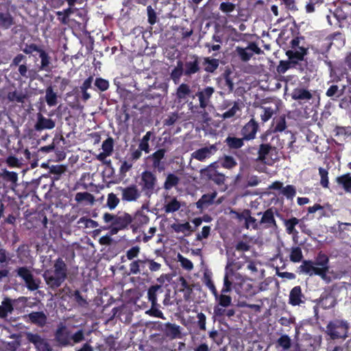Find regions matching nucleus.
Returning a JSON list of instances; mask_svg holds the SVG:
<instances>
[{
    "instance_id": "1",
    "label": "nucleus",
    "mask_w": 351,
    "mask_h": 351,
    "mask_svg": "<svg viewBox=\"0 0 351 351\" xmlns=\"http://www.w3.org/2000/svg\"><path fill=\"white\" fill-rule=\"evenodd\" d=\"M329 258L328 256L319 252L315 260V262L310 260H304L298 267L300 273L312 276L316 275L322 280L329 279L327 274L329 271Z\"/></svg>"
},
{
    "instance_id": "2",
    "label": "nucleus",
    "mask_w": 351,
    "mask_h": 351,
    "mask_svg": "<svg viewBox=\"0 0 351 351\" xmlns=\"http://www.w3.org/2000/svg\"><path fill=\"white\" fill-rule=\"evenodd\" d=\"M66 277L67 267L60 258L55 261L53 269H47L43 274V278L47 285L53 289L59 287Z\"/></svg>"
},
{
    "instance_id": "3",
    "label": "nucleus",
    "mask_w": 351,
    "mask_h": 351,
    "mask_svg": "<svg viewBox=\"0 0 351 351\" xmlns=\"http://www.w3.org/2000/svg\"><path fill=\"white\" fill-rule=\"evenodd\" d=\"M103 219L105 223H110L108 228L111 234H116L120 230L128 228L133 221L132 215L125 212H119L117 215L106 213Z\"/></svg>"
},
{
    "instance_id": "4",
    "label": "nucleus",
    "mask_w": 351,
    "mask_h": 351,
    "mask_svg": "<svg viewBox=\"0 0 351 351\" xmlns=\"http://www.w3.org/2000/svg\"><path fill=\"white\" fill-rule=\"evenodd\" d=\"M151 272L158 271L161 269V264L156 262L154 259H151L147 257L143 258H138L132 261L129 265L130 274L137 275V274H147L148 269Z\"/></svg>"
},
{
    "instance_id": "5",
    "label": "nucleus",
    "mask_w": 351,
    "mask_h": 351,
    "mask_svg": "<svg viewBox=\"0 0 351 351\" xmlns=\"http://www.w3.org/2000/svg\"><path fill=\"white\" fill-rule=\"evenodd\" d=\"M349 328V323L346 320L335 319L328 322L326 332L332 340L345 339L348 336Z\"/></svg>"
},
{
    "instance_id": "6",
    "label": "nucleus",
    "mask_w": 351,
    "mask_h": 351,
    "mask_svg": "<svg viewBox=\"0 0 351 351\" xmlns=\"http://www.w3.org/2000/svg\"><path fill=\"white\" fill-rule=\"evenodd\" d=\"M304 38L303 36H296L290 41L291 49L286 51V56L289 59H294L298 62L303 61L304 57L308 53V47L304 45Z\"/></svg>"
},
{
    "instance_id": "7",
    "label": "nucleus",
    "mask_w": 351,
    "mask_h": 351,
    "mask_svg": "<svg viewBox=\"0 0 351 351\" xmlns=\"http://www.w3.org/2000/svg\"><path fill=\"white\" fill-rule=\"evenodd\" d=\"M23 46L22 51L25 54L32 55L35 57L34 53L36 52L38 53L40 58V65L38 67L39 71H48L49 70L51 58L49 53L44 49L43 46L37 45L35 43H25Z\"/></svg>"
},
{
    "instance_id": "8",
    "label": "nucleus",
    "mask_w": 351,
    "mask_h": 351,
    "mask_svg": "<svg viewBox=\"0 0 351 351\" xmlns=\"http://www.w3.org/2000/svg\"><path fill=\"white\" fill-rule=\"evenodd\" d=\"M214 93L215 88L212 86L199 88L195 95H192L193 99L197 97L199 104H194L192 101H187L189 109L193 112H197L199 109L205 110L210 102V99Z\"/></svg>"
},
{
    "instance_id": "9",
    "label": "nucleus",
    "mask_w": 351,
    "mask_h": 351,
    "mask_svg": "<svg viewBox=\"0 0 351 351\" xmlns=\"http://www.w3.org/2000/svg\"><path fill=\"white\" fill-rule=\"evenodd\" d=\"M157 177L152 171L145 170L141 173L138 184L145 196L150 197L157 191Z\"/></svg>"
},
{
    "instance_id": "10",
    "label": "nucleus",
    "mask_w": 351,
    "mask_h": 351,
    "mask_svg": "<svg viewBox=\"0 0 351 351\" xmlns=\"http://www.w3.org/2000/svg\"><path fill=\"white\" fill-rule=\"evenodd\" d=\"M168 86L166 84H154L142 93V97L148 101H153L155 104H160L165 95L167 93Z\"/></svg>"
},
{
    "instance_id": "11",
    "label": "nucleus",
    "mask_w": 351,
    "mask_h": 351,
    "mask_svg": "<svg viewBox=\"0 0 351 351\" xmlns=\"http://www.w3.org/2000/svg\"><path fill=\"white\" fill-rule=\"evenodd\" d=\"M199 177L201 180L206 182H212L219 186L225 184L226 180L225 174L206 167L200 169Z\"/></svg>"
},
{
    "instance_id": "12",
    "label": "nucleus",
    "mask_w": 351,
    "mask_h": 351,
    "mask_svg": "<svg viewBox=\"0 0 351 351\" xmlns=\"http://www.w3.org/2000/svg\"><path fill=\"white\" fill-rule=\"evenodd\" d=\"M201 60V57L196 54L187 56L182 66L184 70V76L191 77L193 75L199 73L202 69Z\"/></svg>"
},
{
    "instance_id": "13",
    "label": "nucleus",
    "mask_w": 351,
    "mask_h": 351,
    "mask_svg": "<svg viewBox=\"0 0 351 351\" xmlns=\"http://www.w3.org/2000/svg\"><path fill=\"white\" fill-rule=\"evenodd\" d=\"M71 334L70 329L64 323L60 322L54 332V339L58 345L61 347L72 346Z\"/></svg>"
},
{
    "instance_id": "14",
    "label": "nucleus",
    "mask_w": 351,
    "mask_h": 351,
    "mask_svg": "<svg viewBox=\"0 0 351 351\" xmlns=\"http://www.w3.org/2000/svg\"><path fill=\"white\" fill-rule=\"evenodd\" d=\"M117 189L121 193V200L126 202H134L141 197L142 191L135 184L127 186H118Z\"/></svg>"
},
{
    "instance_id": "15",
    "label": "nucleus",
    "mask_w": 351,
    "mask_h": 351,
    "mask_svg": "<svg viewBox=\"0 0 351 351\" xmlns=\"http://www.w3.org/2000/svg\"><path fill=\"white\" fill-rule=\"evenodd\" d=\"M167 150L164 148L156 150L153 154L147 156V159L152 162V167L154 170L159 173L165 169V154Z\"/></svg>"
},
{
    "instance_id": "16",
    "label": "nucleus",
    "mask_w": 351,
    "mask_h": 351,
    "mask_svg": "<svg viewBox=\"0 0 351 351\" xmlns=\"http://www.w3.org/2000/svg\"><path fill=\"white\" fill-rule=\"evenodd\" d=\"M16 271L18 276L24 280L28 290L36 291L39 288L40 281L34 278L33 274L27 267H19Z\"/></svg>"
},
{
    "instance_id": "17",
    "label": "nucleus",
    "mask_w": 351,
    "mask_h": 351,
    "mask_svg": "<svg viewBox=\"0 0 351 351\" xmlns=\"http://www.w3.org/2000/svg\"><path fill=\"white\" fill-rule=\"evenodd\" d=\"M26 339L34 346L37 351H52V348L47 339L43 338L38 334L28 332L26 334Z\"/></svg>"
},
{
    "instance_id": "18",
    "label": "nucleus",
    "mask_w": 351,
    "mask_h": 351,
    "mask_svg": "<svg viewBox=\"0 0 351 351\" xmlns=\"http://www.w3.org/2000/svg\"><path fill=\"white\" fill-rule=\"evenodd\" d=\"M259 125L254 119H251L241 130L242 137L245 141H252L256 138Z\"/></svg>"
},
{
    "instance_id": "19",
    "label": "nucleus",
    "mask_w": 351,
    "mask_h": 351,
    "mask_svg": "<svg viewBox=\"0 0 351 351\" xmlns=\"http://www.w3.org/2000/svg\"><path fill=\"white\" fill-rule=\"evenodd\" d=\"M306 302V297L300 285L293 287L289 295V304L293 306H300Z\"/></svg>"
},
{
    "instance_id": "20",
    "label": "nucleus",
    "mask_w": 351,
    "mask_h": 351,
    "mask_svg": "<svg viewBox=\"0 0 351 351\" xmlns=\"http://www.w3.org/2000/svg\"><path fill=\"white\" fill-rule=\"evenodd\" d=\"M217 151L216 145H211L210 146L202 147L193 152L191 154L192 157L199 161H204L206 159L209 158Z\"/></svg>"
},
{
    "instance_id": "21",
    "label": "nucleus",
    "mask_w": 351,
    "mask_h": 351,
    "mask_svg": "<svg viewBox=\"0 0 351 351\" xmlns=\"http://www.w3.org/2000/svg\"><path fill=\"white\" fill-rule=\"evenodd\" d=\"M262 214V217L259 221L261 226L265 228H276L277 223L274 217V212L273 208L267 209L263 213H258V215Z\"/></svg>"
},
{
    "instance_id": "22",
    "label": "nucleus",
    "mask_w": 351,
    "mask_h": 351,
    "mask_svg": "<svg viewBox=\"0 0 351 351\" xmlns=\"http://www.w3.org/2000/svg\"><path fill=\"white\" fill-rule=\"evenodd\" d=\"M60 141H64V138L62 136H60V137L59 138L55 137L53 139V142L50 145L40 147L38 149V152L43 153V154H47V153H50L52 152H57L58 158L59 160L64 159L65 158L64 152L62 151H60L58 149V148L56 147V144L59 143V142Z\"/></svg>"
},
{
    "instance_id": "23",
    "label": "nucleus",
    "mask_w": 351,
    "mask_h": 351,
    "mask_svg": "<svg viewBox=\"0 0 351 351\" xmlns=\"http://www.w3.org/2000/svg\"><path fill=\"white\" fill-rule=\"evenodd\" d=\"M56 126V123L51 119L44 117L40 112L37 114V121L34 125V130L40 132L44 130H51Z\"/></svg>"
},
{
    "instance_id": "24",
    "label": "nucleus",
    "mask_w": 351,
    "mask_h": 351,
    "mask_svg": "<svg viewBox=\"0 0 351 351\" xmlns=\"http://www.w3.org/2000/svg\"><path fill=\"white\" fill-rule=\"evenodd\" d=\"M323 309H330L337 304L336 298L330 293H323L315 301Z\"/></svg>"
},
{
    "instance_id": "25",
    "label": "nucleus",
    "mask_w": 351,
    "mask_h": 351,
    "mask_svg": "<svg viewBox=\"0 0 351 351\" xmlns=\"http://www.w3.org/2000/svg\"><path fill=\"white\" fill-rule=\"evenodd\" d=\"M0 179L10 189H14L17 185L18 174L16 172L4 169L0 173Z\"/></svg>"
},
{
    "instance_id": "26",
    "label": "nucleus",
    "mask_w": 351,
    "mask_h": 351,
    "mask_svg": "<svg viewBox=\"0 0 351 351\" xmlns=\"http://www.w3.org/2000/svg\"><path fill=\"white\" fill-rule=\"evenodd\" d=\"M29 321L38 327L43 328L47 324V315L43 311H34L27 315Z\"/></svg>"
},
{
    "instance_id": "27",
    "label": "nucleus",
    "mask_w": 351,
    "mask_h": 351,
    "mask_svg": "<svg viewBox=\"0 0 351 351\" xmlns=\"http://www.w3.org/2000/svg\"><path fill=\"white\" fill-rule=\"evenodd\" d=\"M163 334L171 339H176L180 337V327L175 324L166 323L161 327Z\"/></svg>"
},
{
    "instance_id": "28",
    "label": "nucleus",
    "mask_w": 351,
    "mask_h": 351,
    "mask_svg": "<svg viewBox=\"0 0 351 351\" xmlns=\"http://www.w3.org/2000/svg\"><path fill=\"white\" fill-rule=\"evenodd\" d=\"M201 63L204 66V70L209 73H214L219 66V60L211 57L201 58Z\"/></svg>"
},
{
    "instance_id": "29",
    "label": "nucleus",
    "mask_w": 351,
    "mask_h": 351,
    "mask_svg": "<svg viewBox=\"0 0 351 351\" xmlns=\"http://www.w3.org/2000/svg\"><path fill=\"white\" fill-rule=\"evenodd\" d=\"M217 195V191H214L210 193H206L202 195L199 200L196 202L197 208L202 210L214 203L215 199Z\"/></svg>"
},
{
    "instance_id": "30",
    "label": "nucleus",
    "mask_w": 351,
    "mask_h": 351,
    "mask_svg": "<svg viewBox=\"0 0 351 351\" xmlns=\"http://www.w3.org/2000/svg\"><path fill=\"white\" fill-rule=\"evenodd\" d=\"M291 98L296 101H308L312 99V93L304 88H295L291 94Z\"/></svg>"
},
{
    "instance_id": "31",
    "label": "nucleus",
    "mask_w": 351,
    "mask_h": 351,
    "mask_svg": "<svg viewBox=\"0 0 351 351\" xmlns=\"http://www.w3.org/2000/svg\"><path fill=\"white\" fill-rule=\"evenodd\" d=\"M66 171V167L63 165H55L49 167V173L53 182L58 181Z\"/></svg>"
},
{
    "instance_id": "32",
    "label": "nucleus",
    "mask_w": 351,
    "mask_h": 351,
    "mask_svg": "<svg viewBox=\"0 0 351 351\" xmlns=\"http://www.w3.org/2000/svg\"><path fill=\"white\" fill-rule=\"evenodd\" d=\"M191 90L189 84L182 83L181 84L176 90V98L179 101H186L189 97H192Z\"/></svg>"
},
{
    "instance_id": "33",
    "label": "nucleus",
    "mask_w": 351,
    "mask_h": 351,
    "mask_svg": "<svg viewBox=\"0 0 351 351\" xmlns=\"http://www.w3.org/2000/svg\"><path fill=\"white\" fill-rule=\"evenodd\" d=\"M13 311V300L9 298H5L0 305V318H6L8 313H12Z\"/></svg>"
},
{
    "instance_id": "34",
    "label": "nucleus",
    "mask_w": 351,
    "mask_h": 351,
    "mask_svg": "<svg viewBox=\"0 0 351 351\" xmlns=\"http://www.w3.org/2000/svg\"><path fill=\"white\" fill-rule=\"evenodd\" d=\"M299 64V62L294 59L290 60L288 58V60H280L276 67V71L278 74H284L289 69L296 68Z\"/></svg>"
},
{
    "instance_id": "35",
    "label": "nucleus",
    "mask_w": 351,
    "mask_h": 351,
    "mask_svg": "<svg viewBox=\"0 0 351 351\" xmlns=\"http://www.w3.org/2000/svg\"><path fill=\"white\" fill-rule=\"evenodd\" d=\"M164 292L162 286L156 285H152L148 289L147 296L148 300L152 304L157 303V296Z\"/></svg>"
},
{
    "instance_id": "36",
    "label": "nucleus",
    "mask_w": 351,
    "mask_h": 351,
    "mask_svg": "<svg viewBox=\"0 0 351 351\" xmlns=\"http://www.w3.org/2000/svg\"><path fill=\"white\" fill-rule=\"evenodd\" d=\"M14 24V19L10 12H0V28L8 29Z\"/></svg>"
},
{
    "instance_id": "37",
    "label": "nucleus",
    "mask_w": 351,
    "mask_h": 351,
    "mask_svg": "<svg viewBox=\"0 0 351 351\" xmlns=\"http://www.w3.org/2000/svg\"><path fill=\"white\" fill-rule=\"evenodd\" d=\"M244 141L243 137L237 138L235 136H228L224 141V143L230 149H238L244 145Z\"/></svg>"
},
{
    "instance_id": "38",
    "label": "nucleus",
    "mask_w": 351,
    "mask_h": 351,
    "mask_svg": "<svg viewBox=\"0 0 351 351\" xmlns=\"http://www.w3.org/2000/svg\"><path fill=\"white\" fill-rule=\"evenodd\" d=\"M275 149V147L271 146L269 143H262L259 145L258 150V158L257 160L264 162L267 156L269 155L271 151Z\"/></svg>"
},
{
    "instance_id": "39",
    "label": "nucleus",
    "mask_w": 351,
    "mask_h": 351,
    "mask_svg": "<svg viewBox=\"0 0 351 351\" xmlns=\"http://www.w3.org/2000/svg\"><path fill=\"white\" fill-rule=\"evenodd\" d=\"M300 220L295 217L284 220V226L286 232L289 234H297L298 232L295 230V226L299 224Z\"/></svg>"
},
{
    "instance_id": "40",
    "label": "nucleus",
    "mask_w": 351,
    "mask_h": 351,
    "mask_svg": "<svg viewBox=\"0 0 351 351\" xmlns=\"http://www.w3.org/2000/svg\"><path fill=\"white\" fill-rule=\"evenodd\" d=\"M182 66L183 62L180 60L178 61L177 66L171 71L170 73L171 79L175 84L179 82L182 75H184V70Z\"/></svg>"
},
{
    "instance_id": "41",
    "label": "nucleus",
    "mask_w": 351,
    "mask_h": 351,
    "mask_svg": "<svg viewBox=\"0 0 351 351\" xmlns=\"http://www.w3.org/2000/svg\"><path fill=\"white\" fill-rule=\"evenodd\" d=\"M346 89V86L343 85L342 88H339L337 85L332 84L330 86L328 90L326 92V95L328 97H330L333 100H336L340 96L343 95L344 90Z\"/></svg>"
},
{
    "instance_id": "42",
    "label": "nucleus",
    "mask_w": 351,
    "mask_h": 351,
    "mask_svg": "<svg viewBox=\"0 0 351 351\" xmlns=\"http://www.w3.org/2000/svg\"><path fill=\"white\" fill-rule=\"evenodd\" d=\"M152 138L155 139L154 132L152 131H148L141 138L140 143L138 145L139 148L143 149L145 153H149L150 152V148L149 145V141Z\"/></svg>"
},
{
    "instance_id": "43",
    "label": "nucleus",
    "mask_w": 351,
    "mask_h": 351,
    "mask_svg": "<svg viewBox=\"0 0 351 351\" xmlns=\"http://www.w3.org/2000/svg\"><path fill=\"white\" fill-rule=\"evenodd\" d=\"M326 63L330 67V76L332 77V82H339L347 74L346 69L343 71L339 68L333 69L330 61H326Z\"/></svg>"
},
{
    "instance_id": "44",
    "label": "nucleus",
    "mask_w": 351,
    "mask_h": 351,
    "mask_svg": "<svg viewBox=\"0 0 351 351\" xmlns=\"http://www.w3.org/2000/svg\"><path fill=\"white\" fill-rule=\"evenodd\" d=\"M337 182L341 185L344 191L347 193H351V175L346 173L337 178Z\"/></svg>"
},
{
    "instance_id": "45",
    "label": "nucleus",
    "mask_w": 351,
    "mask_h": 351,
    "mask_svg": "<svg viewBox=\"0 0 351 351\" xmlns=\"http://www.w3.org/2000/svg\"><path fill=\"white\" fill-rule=\"evenodd\" d=\"M45 98L49 106H55L58 104L57 93L53 91L51 86H49L46 88Z\"/></svg>"
},
{
    "instance_id": "46",
    "label": "nucleus",
    "mask_w": 351,
    "mask_h": 351,
    "mask_svg": "<svg viewBox=\"0 0 351 351\" xmlns=\"http://www.w3.org/2000/svg\"><path fill=\"white\" fill-rule=\"evenodd\" d=\"M180 182V178L174 173H169L164 182L163 187L165 190H171L176 186Z\"/></svg>"
},
{
    "instance_id": "47",
    "label": "nucleus",
    "mask_w": 351,
    "mask_h": 351,
    "mask_svg": "<svg viewBox=\"0 0 351 351\" xmlns=\"http://www.w3.org/2000/svg\"><path fill=\"white\" fill-rule=\"evenodd\" d=\"M327 39L331 41L330 45H332L333 42L335 41L338 47H342L346 43V38L344 34L339 32H337L328 35L327 36Z\"/></svg>"
},
{
    "instance_id": "48",
    "label": "nucleus",
    "mask_w": 351,
    "mask_h": 351,
    "mask_svg": "<svg viewBox=\"0 0 351 351\" xmlns=\"http://www.w3.org/2000/svg\"><path fill=\"white\" fill-rule=\"evenodd\" d=\"M276 347L282 348L284 351L291 347V339L287 335H282L276 341Z\"/></svg>"
},
{
    "instance_id": "49",
    "label": "nucleus",
    "mask_w": 351,
    "mask_h": 351,
    "mask_svg": "<svg viewBox=\"0 0 351 351\" xmlns=\"http://www.w3.org/2000/svg\"><path fill=\"white\" fill-rule=\"evenodd\" d=\"M237 165V162L233 156H226L221 158V167L232 169Z\"/></svg>"
},
{
    "instance_id": "50",
    "label": "nucleus",
    "mask_w": 351,
    "mask_h": 351,
    "mask_svg": "<svg viewBox=\"0 0 351 351\" xmlns=\"http://www.w3.org/2000/svg\"><path fill=\"white\" fill-rule=\"evenodd\" d=\"M274 132H283L287 128L286 117L285 114L274 119Z\"/></svg>"
},
{
    "instance_id": "51",
    "label": "nucleus",
    "mask_w": 351,
    "mask_h": 351,
    "mask_svg": "<svg viewBox=\"0 0 351 351\" xmlns=\"http://www.w3.org/2000/svg\"><path fill=\"white\" fill-rule=\"evenodd\" d=\"M180 203L176 199V197H173L170 202H167L165 206L164 209L165 213H170L178 211L180 208Z\"/></svg>"
},
{
    "instance_id": "52",
    "label": "nucleus",
    "mask_w": 351,
    "mask_h": 351,
    "mask_svg": "<svg viewBox=\"0 0 351 351\" xmlns=\"http://www.w3.org/2000/svg\"><path fill=\"white\" fill-rule=\"evenodd\" d=\"M303 258V254L302 252V249L298 247H293L291 249V252L289 255L290 261L293 263H299L302 261Z\"/></svg>"
},
{
    "instance_id": "53",
    "label": "nucleus",
    "mask_w": 351,
    "mask_h": 351,
    "mask_svg": "<svg viewBox=\"0 0 351 351\" xmlns=\"http://www.w3.org/2000/svg\"><path fill=\"white\" fill-rule=\"evenodd\" d=\"M94 85L95 86V90L100 92L107 90L110 86L108 80L102 77H97L95 80Z\"/></svg>"
},
{
    "instance_id": "54",
    "label": "nucleus",
    "mask_w": 351,
    "mask_h": 351,
    "mask_svg": "<svg viewBox=\"0 0 351 351\" xmlns=\"http://www.w3.org/2000/svg\"><path fill=\"white\" fill-rule=\"evenodd\" d=\"M215 299L218 301V304L222 307H228L232 304V298L226 293L218 294L217 296H215Z\"/></svg>"
},
{
    "instance_id": "55",
    "label": "nucleus",
    "mask_w": 351,
    "mask_h": 351,
    "mask_svg": "<svg viewBox=\"0 0 351 351\" xmlns=\"http://www.w3.org/2000/svg\"><path fill=\"white\" fill-rule=\"evenodd\" d=\"M230 75L231 71L228 69L226 70L223 73L224 86L227 87L228 93H232L234 90V82Z\"/></svg>"
},
{
    "instance_id": "56",
    "label": "nucleus",
    "mask_w": 351,
    "mask_h": 351,
    "mask_svg": "<svg viewBox=\"0 0 351 351\" xmlns=\"http://www.w3.org/2000/svg\"><path fill=\"white\" fill-rule=\"evenodd\" d=\"M247 217L245 219V226L247 229L252 226V228L254 230H257L259 228L260 223L256 221V219L250 215V211L249 210H246Z\"/></svg>"
},
{
    "instance_id": "57",
    "label": "nucleus",
    "mask_w": 351,
    "mask_h": 351,
    "mask_svg": "<svg viewBox=\"0 0 351 351\" xmlns=\"http://www.w3.org/2000/svg\"><path fill=\"white\" fill-rule=\"evenodd\" d=\"M119 202V198L114 193H110L108 195L106 206L110 210L114 209Z\"/></svg>"
},
{
    "instance_id": "58",
    "label": "nucleus",
    "mask_w": 351,
    "mask_h": 351,
    "mask_svg": "<svg viewBox=\"0 0 351 351\" xmlns=\"http://www.w3.org/2000/svg\"><path fill=\"white\" fill-rule=\"evenodd\" d=\"M236 51L237 52L241 60L243 62H247L253 56V53L249 52L246 48L237 47Z\"/></svg>"
},
{
    "instance_id": "59",
    "label": "nucleus",
    "mask_w": 351,
    "mask_h": 351,
    "mask_svg": "<svg viewBox=\"0 0 351 351\" xmlns=\"http://www.w3.org/2000/svg\"><path fill=\"white\" fill-rule=\"evenodd\" d=\"M171 228L176 232H184L186 231L193 232L194 231L190 223L189 222H186L184 223H173L171 226Z\"/></svg>"
},
{
    "instance_id": "60",
    "label": "nucleus",
    "mask_w": 351,
    "mask_h": 351,
    "mask_svg": "<svg viewBox=\"0 0 351 351\" xmlns=\"http://www.w3.org/2000/svg\"><path fill=\"white\" fill-rule=\"evenodd\" d=\"M94 199L93 195L88 192H79L77 193L75 197V200L77 202H82L83 201L92 202Z\"/></svg>"
},
{
    "instance_id": "61",
    "label": "nucleus",
    "mask_w": 351,
    "mask_h": 351,
    "mask_svg": "<svg viewBox=\"0 0 351 351\" xmlns=\"http://www.w3.org/2000/svg\"><path fill=\"white\" fill-rule=\"evenodd\" d=\"M158 306L159 305L158 303L152 304L150 309L147 311L146 313L152 317L165 319L162 312L160 310H159Z\"/></svg>"
},
{
    "instance_id": "62",
    "label": "nucleus",
    "mask_w": 351,
    "mask_h": 351,
    "mask_svg": "<svg viewBox=\"0 0 351 351\" xmlns=\"http://www.w3.org/2000/svg\"><path fill=\"white\" fill-rule=\"evenodd\" d=\"M319 174L321 178L320 184L324 188H328L329 181H328V170H326V169H324L323 167H319Z\"/></svg>"
},
{
    "instance_id": "63",
    "label": "nucleus",
    "mask_w": 351,
    "mask_h": 351,
    "mask_svg": "<svg viewBox=\"0 0 351 351\" xmlns=\"http://www.w3.org/2000/svg\"><path fill=\"white\" fill-rule=\"evenodd\" d=\"M281 193L287 199H292L296 195V189L293 185H287L283 187Z\"/></svg>"
},
{
    "instance_id": "64",
    "label": "nucleus",
    "mask_w": 351,
    "mask_h": 351,
    "mask_svg": "<svg viewBox=\"0 0 351 351\" xmlns=\"http://www.w3.org/2000/svg\"><path fill=\"white\" fill-rule=\"evenodd\" d=\"M104 152L108 154H112L114 148V140L112 137H108L102 143L101 145Z\"/></svg>"
}]
</instances>
